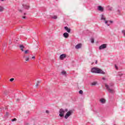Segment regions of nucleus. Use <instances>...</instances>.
<instances>
[{
  "mask_svg": "<svg viewBox=\"0 0 125 125\" xmlns=\"http://www.w3.org/2000/svg\"><path fill=\"white\" fill-rule=\"evenodd\" d=\"M3 9H4L3 7L0 6V12H2V11H3Z\"/></svg>",
  "mask_w": 125,
  "mask_h": 125,
  "instance_id": "dca6fc26",
  "label": "nucleus"
},
{
  "mask_svg": "<svg viewBox=\"0 0 125 125\" xmlns=\"http://www.w3.org/2000/svg\"><path fill=\"white\" fill-rule=\"evenodd\" d=\"M124 37H125V33L124 34Z\"/></svg>",
  "mask_w": 125,
  "mask_h": 125,
  "instance_id": "603ef678",
  "label": "nucleus"
},
{
  "mask_svg": "<svg viewBox=\"0 0 125 125\" xmlns=\"http://www.w3.org/2000/svg\"><path fill=\"white\" fill-rule=\"evenodd\" d=\"M95 64H97V60L96 61Z\"/></svg>",
  "mask_w": 125,
  "mask_h": 125,
  "instance_id": "79ce46f5",
  "label": "nucleus"
},
{
  "mask_svg": "<svg viewBox=\"0 0 125 125\" xmlns=\"http://www.w3.org/2000/svg\"><path fill=\"white\" fill-rule=\"evenodd\" d=\"M100 101L102 104H105V103H106V100L103 98L101 99Z\"/></svg>",
  "mask_w": 125,
  "mask_h": 125,
  "instance_id": "9b49d317",
  "label": "nucleus"
},
{
  "mask_svg": "<svg viewBox=\"0 0 125 125\" xmlns=\"http://www.w3.org/2000/svg\"><path fill=\"white\" fill-rule=\"evenodd\" d=\"M9 115V113L8 112H6V114L5 115V117L6 118H7L8 117Z\"/></svg>",
  "mask_w": 125,
  "mask_h": 125,
  "instance_id": "aec40b11",
  "label": "nucleus"
},
{
  "mask_svg": "<svg viewBox=\"0 0 125 125\" xmlns=\"http://www.w3.org/2000/svg\"><path fill=\"white\" fill-rule=\"evenodd\" d=\"M17 101H19V99H17Z\"/></svg>",
  "mask_w": 125,
  "mask_h": 125,
  "instance_id": "49530a36",
  "label": "nucleus"
},
{
  "mask_svg": "<svg viewBox=\"0 0 125 125\" xmlns=\"http://www.w3.org/2000/svg\"><path fill=\"white\" fill-rule=\"evenodd\" d=\"M90 41H91V42L92 43H94V38H91Z\"/></svg>",
  "mask_w": 125,
  "mask_h": 125,
  "instance_id": "6ab92c4d",
  "label": "nucleus"
},
{
  "mask_svg": "<svg viewBox=\"0 0 125 125\" xmlns=\"http://www.w3.org/2000/svg\"><path fill=\"white\" fill-rule=\"evenodd\" d=\"M122 34H125V30H123L122 31Z\"/></svg>",
  "mask_w": 125,
  "mask_h": 125,
  "instance_id": "cd10ccee",
  "label": "nucleus"
},
{
  "mask_svg": "<svg viewBox=\"0 0 125 125\" xmlns=\"http://www.w3.org/2000/svg\"><path fill=\"white\" fill-rule=\"evenodd\" d=\"M36 87H38V86H39V83H37L36 84Z\"/></svg>",
  "mask_w": 125,
  "mask_h": 125,
  "instance_id": "7c9ffc66",
  "label": "nucleus"
},
{
  "mask_svg": "<svg viewBox=\"0 0 125 125\" xmlns=\"http://www.w3.org/2000/svg\"><path fill=\"white\" fill-rule=\"evenodd\" d=\"M109 22H110V23H114V21H109Z\"/></svg>",
  "mask_w": 125,
  "mask_h": 125,
  "instance_id": "e433bc0d",
  "label": "nucleus"
},
{
  "mask_svg": "<svg viewBox=\"0 0 125 125\" xmlns=\"http://www.w3.org/2000/svg\"><path fill=\"white\" fill-rule=\"evenodd\" d=\"M91 72L95 74H102L103 75L106 74L105 72L103 71L102 69L96 67H93L91 70Z\"/></svg>",
  "mask_w": 125,
  "mask_h": 125,
  "instance_id": "f257e3e1",
  "label": "nucleus"
},
{
  "mask_svg": "<svg viewBox=\"0 0 125 125\" xmlns=\"http://www.w3.org/2000/svg\"><path fill=\"white\" fill-rule=\"evenodd\" d=\"M22 18H23V19H25L26 16H23V17H22Z\"/></svg>",
  "mask_w": 125,
  "mask_h": 125,
  "instance_id": "473e14b6",
  "label": "nucleus"
},
{
  "mask_svg": "<svg viewBox=\"0 0 125 125\" xmlns=\"http://www.w3.org/2000/svg\"><path fill=\"white\" fill-rule=\"evenodd\" d=\"M92 85H95L96 84H97V82H93L91 83Z\"/></svg>",
  "mask_w": 125,
  "mask_h": 125,
  "instance_id": "4be33fe9",
  "label": "nucleus"
},
{
  "mask_svg": "<svg viewBox=\"0 0 125 125\" xmlns=\"http://www.w3.org/2000/svg\"><path fill=\"white\" fill-rule=\"evenodd\" d=\"M107 26H110V24H107Z\"/></svg>",
  "mask_w": 125,
  "mask_h": 125,
  "instance_id": "de8ad7c7",
  "label": "nucleus"
},
{
  "mask_svg": "<svg viewBox=\"0 0 125 125\" xmlns=\"http://www.w3.org/2000/svg\"><path fill=\"white\" fill-rule=\"evenodd\" d=\"M29 125V124L28 123L25 124V125Z\"/></svg>",
  "mask_w": 125,
  "mask_h": 125,
  "instance_id": "09e8293b",
  "label": "nucleus"
},
{
  "mask_svg": "<svg viewBox=\"0 0 125 125\" xmlns=\"http://www.w3.org/2000/svg\"><path fill=\"white\" fill-rule=\"evenodd\" d=\"M105 86L107 90H108V91L110 92V93H114V90H113V89L111 88V87L114 86V83H109V85L105 84Z\"/></svg>",
  "mask_w": 125,
  "mask_h": 125,
  "instance_id": "f03ea898",
  "label": "nucleus"
},
{
  "mask_svg": "<svg viewBox=\"0 0 125 125\" xmlns=\"http://www.w3.org/2000/svg\"><path fill=\"white\" fill-rule=\"evenodd\" d=\"M25 54H28L29 53V50H26L24 51Z\"/></svg>",
  "mask_w": 125,
  "mask_h": 125,
  "instance_id": "412c9836",
  "label": "nucleus"
},
{
  "mask_svg": "<svg viewBox=\"0 0 125 125\" xmlns=\"http://www.w3.org/2000/svg\"><path fill=\"white\" fill-rule=\"evenodd\" d=\"M105 24H108V21H106V20L104 21Z\"/></svg>",
  "mask_w": 125,
  "mask_h": 125,
  "instance_id": "c85d7f7f",
  "label": "nucleus"
},
{
  "mask_svg": "<svg viewBox=\"0 0 125 125\" xmlns=\"http://www.w3.org/2000/svg\"><path fill=\"white\" fill-rule=\"evenodd\" d=\"M115 68L116 69V70H118V66H117V65H115Z\"/></svg>",
  "mask_w": 125,
  "mask_h": 125,
  "instance_id": "c756f323",
  "label": "nucleus"
},
{
  "mask_svg": "<svg viewBox=\"0 0 125 125\" xmlns=\"http://www.w3.org/2000/svg\"><path fill=\"white\" fill-rule=\"evenodd\" d=\"M32 59H36V57L35 56H33L32 58Z\"/></svg>",
  "mask_w": 125,
  "mask_h": 125,
  "instance_id": "2f4dec72",
  "label": "nucleus"
},
{
  "mask_svg": "<svg viewBox=\"0 0 125 125\" xmlns=\"http://www.w3.org/2000/svg\"><path fill=\"white\" fill-rule=\"evenodd\" d=\"M94 112H95V113H97V111L94 110Z\"/></svg>",
  "mask_w": 125,
  "mask_h": 125,
  "instance_id": "4c0bfd02",
  "label": "nucleus"
},
{
  "mask_svg": "<svg viewBox=\"0 0 125 125\" xmlns=\"http://www.w3.org/2000/svg\"><path fill=\"white\" fill-rule=\"evenodd\" d=\"M64 58H66V54H62L60 56V59H61V60H63Z\"/></svg>",
  "mask_w": 125,
  "mask_h": 125,
  "instance_id": "0eeeda50",
  "label": "nucleus"
},
{
  "mask_svg": "<svg viewBox=\"0 0 125 125\" xmlns=\"http://www.w3.org/2000/svg\"><path fill=\"white\" fill-rule=\"evenodd\" d=\"M11 42H11V41L10 40L9 44H11Z\"/></svg>",
  "mask_w": 125,
  "mask_h": 125,
  "instance_id": "58836bf2",
  "label": "nucleus"
},
{
  "mask_svg": "<svg viewBox=\"0 0 125 125\" xmlns=\"http://www.w3.org/2000/svg\"><path fill=\"white\" fill-rule=\"evenodd\" d=\"M16 121H17V119L16 118H14L11 120V122H16Z\"/></svg>",
  "mask_w": 125,
  "mask_h": 125,
  "instance_id": "5701e85b",
  "label": "nucleus"
},
{
  "mask_svg": "<svg viewBox=\"0 0 125 125\" xmlns=\"http://www.w3.org/2000/svg\"><path fill=\"white\" fill-rule=\"evenodd\" d=\"M101 20H104V21H105L106 20V18H105V17H104V14H102L101 15Z\"/></svg>",
  "mask_w": 125,
  "mask_h": 125,
  "instance_id": "ddd939ff",
  "label": "nucleus"
},
{
  "mask_svg": "<svg viewBox=\"0 0 125 125\" xmlns=\"http://www.w3.org/2000/svg\"><path fill=\"white\" fill-rule=\"evenodd\" d=\"M27 14L26 13H24V14H23V15H26Z\"/></svg>",
  "mask_w": 125,
  "mask_h": 125,
  "instance_id": "c03bdc74",
  "label": "nucleus"
},
{
  "mask_svg": "<svg viewBox=\"0 0 125 125\" xmlns=\"http://www.w3.org/2000/svg\"><path fill=\"white\" fill-rule=\"evenodd\" d=\"M24 58H25V57H23Z\"/></svg>",
  "mask_w": 125,
  "mask_h": 125,
  "instance_id": "864d4df0",
  "label": "nucleus"
},
{
  "mask_svg": "<svg viewBox=\"0 0 125 125\" xmlns=\"http://www.w3.org/2000/svg\"><path fill=\"white\" fill-rule=\"evenodd\" d=\"M20 48L21 51H24V48H25V46L23 45H20Z\"/></svg>",
  "mask_w": 125,
  "mask_h": 125,
  "instance_id": "f8f14e48",
  "label": "nucleus"
},
{
  "mask_svg": "<svg viewBox=\"0 0 125 125\" xmlns=\"http://www.w3.org/2000/svg\"><path fill=\"white\" fill-rule=\"evenodd\" d=\"M109 10L112 11L113 10V7H109Z\"/></svg>",
  "mask_w": 125,
  "mask_h": 125,
  "instance_id": "a878e982",
  "label": "nucleus"
},
{
  "mask_svg": "<svg viewBox=\"0 0 125 125\" xmlns=\"http://www.w3.org/2000/svg\"><path fill=\"white\" fill-rule=\"evenodd\" d=\"M63 37L65 38V39H68L69 38V33L67 32H65L63 34Z\"/></svg>",
  "mask_w": 125,
  "mask_h": 125,
  "instance_id": "6e6552de",
  "label": "nucleus"
},
{
  "mask_svg": "<svg viewBox=\"0 0 125 125\" xmlns=\"http://www.w3.org/2000/svg\"><path fill=\"white\" fill-rule=\"evenodd\" d=\"M4 93L5 95H7V94H6V93L5 92Z\"/></svg>",
  "mask_w": 125,
  "mask_h": 125,
  "instance_id": "ea45409f",
  "label": "nucleus"
},
{
  "mask_svg": "<svg viewBox=\"0 0 125 125\" xmlns=\"http://www.w3.org/2000/svg\"><path fill=\"white\" fill-rule=\"evenodd\" d=\"M26 114H27V115H29V114H30V111H27V112H26Z\"/></svg>",
  "mask_w": 125,
  "mask_h": 125,
  "instance_id": "f704fd0d",
  "label": "nucleus"
},
{
  "mask_svg": "<svg viewBox=\"0 0 125 125\" xmlns=\"http://www.w3.org/2000/svg\"><path fill=\"white\" fill-rule=\"evenodd\" d=\"M23 7H24V9H29L30 8V6H27L26 5H22Z\"/></svg>",
  "mask_w": 125,
  "mask_h": 125,
  "instance_id": "4468645a",
  "label": "nucleus"
},
{
  "mask_svg": "<svg viewBox=\"0 0 125 125\" xmlns=\"http://www.w3.org/2000/svg\"><path fill=\"white\" fill-rule=\"evenodd\" d=\"M98 10H99V11H101V12H103V11H104V8L102 6H98Z\"/></svg>",
  "mask_w": 125,
  "mask_h": 125,
  "instance_id": "423d86ee",
  "label": "nucleus"
},
{
  "mask_svg": "<svg viewBox=\"0 0 125 125\" xmlns=\"http://www.w3.org/2000/svg\"><path fill=\"white\" fill-rule=\"evenodd\" d=\"M107 47V44H103L99 47L100 50L102 49H104Z\"/></svg>",
  "mask_w": 125,
  "mask_h": 125,
  "instance_id": "39448f33",
  "label": "nucleus"
},
{
  "mask_svg": "<svg viewBox=\"0 0 125 125\" xmlns=\"http://www.w3.org/2000/svg\"><path fill=\"white\" fill-rule=\"evenodd\" d=\"M61 74L63 76H66V71L63 70L62 71Z\"/></svg>",
  "mask_w": 125,
  "mask_h": 125,
  "instance_id": "2eb2a0df",
  "label": "nucleus"
},
{
  "mask_svg": "<svg viewBox=\"0 0 125 125\" xmlns=\"http://www.w3.org/2000/svg\"><path fill=\"white\" fill-rule=\"evenodd\" d=\"M117 11L119 13H121V11L120 10H118Z\"/></svg>",
  "mask_w": 125,
  "mask_h": 125,
  "instance_id": "c9c22d12",
  "label": "nucleus"
},
{
  "mask_svg": "<svg viewBox=\"0 0 125 125\" xmlns=\"http://www.w3.org/2000/svg\"><path fill=\"white\" fill-rule=\"evenodd\" d=\"M29 60H30V58H29V57H26L25 61H29Z\"/></svg>",
  "mask_w": 125,
  "mask_h": 125,
  "instance_id": "b1692460",
  "label": "nucleus"
},
{
  "mask_svg": "<svg viewBox=\"0 0 125 125\" xmlns=\"http://www.w3.org/2000/svg\"><path fill=\"white\" fill-rule=\"evenodd\" d=\"M13 81H14V78H11L10 79V82H13Z\"/></svg>",
  "mask_w": 125,
  "mask_h": 125,
  "instance_id": "bb28decb",
  "label": "nucleus"
},
{
  "mask_svg": "<svg viewBox=\"0 0 125 125\" xmlns=\"http://www.w3.org/2000/svg\"><path fill=\"white\" fill-rule=\"evenodd\" d=\"M65 112H68V108H65L64 110L63 108H61L59 111V117L60 118H63Z\"/></svg>",
  "mask_w": 125,
  "mask_h": 125,
  "instance_id": "7ed1b4c3",
  "label": "nucleus"
},
{
  "mask_svg": "<svg viewBox=\"0 0 125 125\" xmlns=\"http://www.w3.org/2000/svg\"><path fill=\"white\" fill-rule=\"evenodd\" d=\"M123 73H122L121 72H119L118 75H117V78L118 77H122V76H123Z\"/></svg>",
  "mask_w": 125,
  "mask_h": 125,
  "instance_id": "f3484780",
  "label": "nucleus"
},
{
  "mask_svg": "<svg viewBox=\"0 0 125 125\" xmlns=\"http://www.w3.org/2000/svg\"><path fill=\"white\" fill-rule=\"evenodd\" d=\"M93 64H94V62L92 63V65H93Z\"/></svg>",
  "mask_w": 125,
  "mask_h": 125,
  "instance_id": "8fccbe9b",
  "label": "nucleus"
},
{
  "mask_svg": "<svg viewBox=\"0 0 125 125\" xmlns=\"http://www.w3.org/2000/svg\"><path fill=\"white\" fill-rule=\"evenodd\" d=\"M57 18H58L57 16H54L53 17H52V19H54L55 20L57 19Z\"/></svg>",
  "mask_w": 125,
  "mask_h": 125,
  "instance_id": "a211bd4d",
  "label": "nucleus"
},
{
  "mask_svg": "<svg viewBox=\"0 0 125 125\" xmlns=\"http://www.w3.org/2000/svg\"><path fill=\"white\" fill-rule=\"evenodd\" d=\"M41 83V81H38V82H37V83Z\"/></svg>",
  "mask_w": 125,
  "mask_h": 125,
  "instance_id": "37998d69",
  "label": "nucleus"
},
{
  "mask_svg": "<svg viewBox=\"0 0 125 125\" xmlns=\"http://www.w3.org/2000/svg\"><path fill=\"white\" fill-rule=\"evenodd\" d=\"M20 12H22V10H19Z\"/></svg>",
  "mask_w": 125,
  "mask_h": 125,
  "instance_id": "a19ab883",
  "label": "nucleus"
},
{
  "mask_svg": "<svg viewBox=\"0 0 125 125\" xmlns=\"http://www.w3.org/2000/svg\"><path fill=\"white\" fill-rule=\"evenodd\" d=\"M4 46H5V47H6V44H5Z\"/></svg>",
  "mask_w": 125,
  "mask_h": 125,
  "instance_id": "a18cd8bd",
  "label": "nucleus"
},
{
  "mask_svg": "<svg viewBox=\"0 0 125 125\" xmlns=\"http://www.w3.org/2000/svg\"><path fill=\"white\" fill-rule=\"evenodd\" d=\"M83 90H80L79 91V94H83Z\"/></svg>",
  "mask_w": 125,
  "mask_h": 125,
  "instance_id": "393cba45",
  "label": "nucleus"
},
{
  "mask_svg": "<svg viewBox=\"0 0 125 125\" xmlns=\"http://www.w3.org/2000/svg\"><path fill=\"white\" fill-rule=\"evenodd\" d=\"M82 47V44L81 43H79L77 45L75 46V48L76 49H80Z\"/></svg>",
  "mask_w": 125,
  "mask_h": 125,
  "instance_id": "9d476101",
  "label": "nucleus"
},
{
  "mask_svg": "<svg viewBox=\"0 0 125 125\" xmlns=\"http://www.w3.org/2000/svg\"><path fill=\"white\" fill-rule=\"evenodd\" d=\"M103 80H105V78H103Z\"/></svg>",
  "mask_w": 125,
  "mask_h": 125,
  "instance_id": "3c124183",
  "label": "nucleus"
},
{
  "mask_svg": "<svg viewBox=\"0 0 125 125\" xmlns=\"http://www.w3.org/2000/svg\"><path fill=\"white\" fill-rule=\"evenodd\" d=\"M46 113L47 114H48V113H49V111H48V110H46Z\"/></svg>",
  "mask_w": 125,
  "mask_h": 125,
  "instance_id": "72a5a7b5",
  "label": "nucleus"
},
{
  "mask_svg": "<svg viewBox=\"0 0 125 125\" xmlns=\"http://www.w3.org/2000/svg\"><path fill=\"white\" fill-rule=\"evenodd\" d=\"M66 113V114L64 116V119H65L66 120H67V119H68V118H69L70 116H71V115L73 114V110H69Z\"/></svg>",
  "mask_w": 125,
  "mask_h": 125,
  "instance_id": "20e7f679",
  "label": "nucleus"
},
{
  "mask_svg": "<svg viewBox=\"0 0 125 125\" xmlns=\"http://www.w3.org/2000/svg\"><path fill=\"white\" fill-rule=\"evenodd\" d=\"M64 30H65L67 33H71V29L69 28L68 26H65Z\"/></svg>",
  "mask_w": 125,
  "mask_h": 125,
  "instance_id": "1a4fd4ad",
  "label": "nucleus"
}]
</instances>
